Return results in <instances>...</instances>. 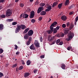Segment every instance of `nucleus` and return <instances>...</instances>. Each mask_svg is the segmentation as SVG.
I'll use <instances>...</instances> for the list:
<instances>
[{
  "mask_svg": "<svg viewBox=\"0 0 78 78\" xmlns=\"http://www.w3.org/2000/svg\"><path fill=\"white\" fill-rule=\"evenodd\" d=\"M17 27L15 30V33H17L20 31V29L22 30H24L26 28V27L24 24H21L20 25L19 24H17L16 26Z\"/></svg>",
  "mask_w": 78,
  "mask_h": 78,
  "instance_id": "1",
  "label": "nucleus"
},
{
  "mask_svg": "<svg viewBox=\"0 0 78 78\" xmlns=\"http://www.w3.org/2000/svg\"><path fill=\"white\" fill-rule=\"evenodd\" d=\"M74 36V34L72 33V32L70 31L68 34V38H66V41H69L71 40V39Z\"/></svg>",
  "mask_w": 78,
  "mask_h": 78,
  "instance_id": "2",
  "label": "nucleus"
},
{
  "mask_svg": "<svg viewBox=\"0 0 78 78\" xmlns=\"http://www.w3.org/2000/svg\"><path fill=\"white\" fill-rule=\"evenodd\" d=\"M67 27L69 26V30H71L73 27H74V25L73 23H70V22H68L66 23Z\"/></svg>",
  "mask_w": 78,
  "mask_h": 78,
  "instance_id": "3",
  "label": "nucleus"
},
{
  "mask_svg": "<svg viewBox=\"0 0 78 78\" xmlns=\"http://www.w3.org/2000/svg\"><path fill=\"white\" fill-rule=\"evenodd\" d=\"M53 27L54 26H52V25H51L50 27V30L47 31V32H48L49 34H51V33H52V32H53L54 28H53Z\"/></svg>",
  "mask_w": 78,
  "mask_h": 78,
  "instance_id": "4",
  "label": "nucleus"
},
{
  "mask_svg": "<svg viewBox=\"0 0 78 78\" xmlns=\"http://www.w3.org/2000/svg\"><path fill=\"white\" fill-rule=\"evenodd\" d=\"M12 14V11L10 9H8L6 11V17H9L11 16Z\"/></svg>",
  "mask_w": 78,
  "mask_h": 78,
  "instance_id": "5",
  "label": "nucleus"
},
{
  "mask_svg": "<svg viewBox=\"0 0 78 78\" xmlns=\"http://www.w3.org/2000/svg\"><path fill=\"white\" fill-rule=\"evenodd\" d=\"M34 44L36 46V47H40V44H39V43H38V41L35 40L34 42Z\"/></svg>",
  "mask_w": 78,
  "mask_h": 78,
  "instance_id": "6",
  "label": "nucleus"
},
{
  "mask_svg": "<svg viewBox=\"0 0 78 78\" xmlns=\"http://www.w3.org/2000/svg\"><path fill=\"white\" fill-rule=\"evenodd\" d=\"M34 15H35V12L33 11H32L30 12V19H32L34 17Z\"/></svg>",
  "mask_w": 78,
  "mask_h": 78,
  "instance_id": "7",
  "label": "nucleus"
},
{
  "mask_svg": "<svg viewBox=\"0 0 78 78\" xmlns=\"http://www.w3.org/2000/svg\"><path fill=\"white\" fill-rule=\"evenodd\" d=\"M55 39V37L54 36L51 37V35H48V41H51V40Z\"/></svg>",
  "mask_w": 78,
  "mask_h": 78,
  "instance_id": "8",
  "label": "nucleus"
},
{
  "mask_svg": "<svg viewBox=\"0 0 78 78\" xmlns=\"http://www.w3.org/2000/svg\"><path fill=\"white\" fill-rule=\"evenodd\" d=\"M52 8V6L51 5H49L48 7H46V8L47 9L45 10V11L46 12H48V11H51Z\"/></svg>",
  "mask_w": 78,
  "mask_h": 78,
  "instance_id": "9",
  "label": "nucleus"
},
{
  "mask_svg": "<svg viewBox=\"0 0 78 78\" xmlns=\"http://www.w3.org/2000/svg\"><path fill=\"white\" fill-rule=\"evenodd\" d=\"M34 32L32 30H29L28 32V34L29 36H31L33 34Z\"/></svg>",
  "mask_w": 78,
  "mask_h": 78,
  "instance_id": "10",
  "label": "nucleus"
},
{
  "mask_svg": "<svg viewBox=\"0 0 78 78\" xmlns=\"http://www.w3.org/2000/svg\"><path fill=\"white\" fill-rule=\"evenodd\" d=\"M44 10V8L42 7H39L37 10V13L38 14H39V13Z\"/></svg>",
  "mask_w": 78,
  "mask_h": 78,
  "instance_id": "11",
  "label": "nucleus"
},
{
  "mask_svg": "<svg viewBox=\"0 0 78 78\" xmlns=\"http://www.w3.org/2000/svg\"><path fill=\"white\" fill-rule=\"evenodd\" d=\"M61 19L62 20L66 21L67 20V17L63 15L61 17Z\"/></svg>",
  "mask_w": 78,
  "mask_h": 78,
  "instance_id": "12",
  "label": "nucleus"
},
{
  "mask_svg": "<svg viewBox=\"0 0 78 78\" xmlns=\"http://www.w3.org/2000/svg\"><path fill=\"white\" fill-rule=\"evenodd\" d=\"M30 50H36V48H35V47L34 45V44H32L30 46Z\"/></svg>",
  "mask_w": 78,
  "mask_h": 78,
  "instance_id": "13",
  "label": "nucleus"
},
{
  "mask_svg": "<svg viewBox=\"0 0 78 78\" xmlns=\"http://www.w3.org/2000/svg\"><path fill=\"white\" fill-rule=\"evenodd\" d=\"M58 37H63L64 36V34L61 33L59 34H58L57 35Z\"/></svg>",
  "mask_w": 78,
  "mask_h": 78,
  "instance_id": "14",
  "label": "nucleus"
},
{
  "mask_svg": "<svg viewBox=\"0 0 78 78\" xmlns=\"http://www.w3.org/2000/svg\"><path fill=\"white\" fill-rule=\"evenodd\" d=\"M30 75V73H29L28 72H26L24 73V77L25 78H26V77H28V76H29Z\"/></svg>",
  "mask_w": 78,
  "mask_h": 78,
  "instance_id": "15",
  "label": "nucleus"
},
{
  "mask_svg": "<svg viewBox=\"0 0 78 78\" xmlns=\"http://www.w3.org/2000/svg\"><path fill=\"white\" fill-rule=\"evenodd\" d=\"M47 12L45 11H42L40 13V15L41 16H45L46 15Z\"/></svg>",
  "mask_w": 78,
  "mask_h": 78,
  "instance_id": "16",
  "label": "nucleus"
},
{
  "mask_svg": "<svg viewBox=\"0 0 78 78\" xmlns=\"http://www.w3.org/2000/svg\"><path fill=\"white\" fill-rule=\"evenodd\" d=\"M69 5V0H66L65 3H64L65 6H68Z\"/></svg>",
  "mask_w": 78,
  "mask_h": 78,
  "instance_id": "17",
  "label": "nucleus"
},
{
  "mask_svg": "<svg viewBox=\"0 0 78 78\" xmlns=\"http://www.w3.org/2000/svg\"><path fill=\"white\" fill-rule=\"evenodd\" d=\"M28 15L27 14H24L23 16V18L27 19V18L28 17Z\"/></svg>",
  "mask_w": 78,
  "mask_h": 78,
  "instance_id": "18",
  "label": "nucleus"
},
{
  "mask_svg": "<svg viewBox=\"0 0 78 78\" xmlns=\"http://www.w3.org/2000/svg\"><path fill=\"white\" fill-rule=\"evenodd\" d=\"M28 37H29V35L28 34H26L24 36V39H28Z\"/></svg>",
  "mask_w": 78,
  "mask_h": 78,
  "instance_id": "19",
  "label": "nucleus"
},
{
  "mask_svg": "<svg viewBox=\"0 0 78 78\" xmlns=\"http://www.w3.org/2000/svg\"><path fill=\"white\" fill-rule=\"evenodd\" d=\"M4 28V25L3 24H0V30H3Z\"/></svg>",
  "mask_w": 78,
  "mask_h": 78,
  "instance_id": "20",
  "label": "nucleus"
},
{
  "mask_svg": "<svg viewBox=\"0 0 78 78\" xmlns=\"http://www.w3.org/2000/svg\"><path fill=\"white\" fill-rule=\"evenodd\" d=\"M29 30L30 28H27L23 32V33L24 34L27 33V32H28V31Z\"/></svg>",
  "mask_w": 78,
  "mask_h": 78,
  "instance_id": "21",
  "label": "nucleus"
},
{
  "mask_svg": "<svg viewBox=\"0 0 78 78\" xmlns=\"http://www.w3.org/2000/svg\"><path fill=\"white\" fill-rule=\"evenodd\" d=\"M58 2H54L52 4V8H54L55 6H56V5H58Z\"/></svg>",
  "mask_w": 78,
  "mask_h": 78,
  "instance_id": "22",
  "label": "nucleus"
},
{
  "mask_svg": "<svg viewBox=\"0 0 78 78\" xmlns=\"http://www.w3.org/2000/svg\"><path fill=\"white\" fill-rule=\"evenodd\" d=\"M61 67L62 69L65 70V69H66V65H65V64L64 63L62 64Z\"/></svg>",
  "mask_w": 78,
  "mask_h": 78,
  "instance_id": "23",
  "label": "nucleus"
},
{
  "mask_svg": "<svg viewBox=\"0 0 78 78\" xmlns=\"http://www.w3.org/2000/svg\"><path fill=\"white\" fill-rule=\"evenodd\" d=\"M69 30H69H69H65L64 31V33L65 34H68V33H69Z\"/></svg>",
  "mask_w": 78,
  "mask_h": 78,
  "instance_id": "24",
  "label": "nucleus"
},
{
  "mask_svg": "<svg viewBox=\"0 0 78 78\" xmlns=\"http://www.w3.org/2000/svg\"><path fill=\"white\" fill-rule=\"evenodd\" d=\"M62 3L59 4L58 5V8L59 9H61L62 8Z\"/></svg>",
  "mask_w": 78,
  "mask_h": 78,
  "instance_id": "25",
  "label": "nucleus"
},
{
  "mask_svg": "<svg viewBox=\"0 0 78 78\" xmlns=\"http://www.w3.org/2000/svg\"><path fill=\"white\" fill-rule=\"evenodd\" d=\"M57 24H58V23H57L56 22V21H55L53 23H52L51 24V25L53 26V27H54V26H55V25H57Z\"/></svg>",
  "mask_w": 78,
  "mask_h": 78,
  "instance_id": "26",
  "label": "nucleus"
},
{
  "mask_svg": "<svg viewBox=\"0 0 78 78\" xmlns=\"http://www.w3.org/2000/svg\"><path fill=\"white\" fill-rule=\"evenodd\" d=\"M30 64H31V61L30 60H28L27 62V66H29L30 65Z\"/></svg>",
  "mask_w": 78,
  "mask_h": 78,
  "instance_id": "27",
  "label": "nucleus"
},
{
  "mask_svg": "<svg viewBox=\"0 0 78 78\" xmlns=\"http://www.w3.org/2000/svg\"><path fill=\"white\" fill-rule=\"evenodd\" d=\"M7 22H12L13 21V19H8L6 20Z\"/></svg>",
  "mask_w": 78,
  "mask_h": 78,
  "instance_id": "28",
  "label": "nucleus"
},
{
  "mask_svg": "<svg viewBox=\"0 0 78 78\" xmlns=\"http://www.w3.org/2000/svg\"><path fill=\"white\" fill-rule=\"evenodd\" d=\"M30 44H31V41H27L26 42V45H29Z\"/></svg>",
  "mask_w": 78,
  "mask_h": 78,
  "instance_id": "29",
  "label": "nucleus"
},
{
  "mask_svg": "<svg viewBox=\"0 0 78 78\" xmlns=\"http://www.w3.org/2000/svg\"><path fill=\"white\" fill-rule=\"evenodd\" d=\"M45 5V3H42L40 4V6H44Z\"/></svg>",
  "mask_w": 78,
  "mask_h": 78,
  "instance_id": "30",
  "label": "nucleus"
},
{
  "mask_svg": "<svg viewBox=\"0 0 78 78\" xmlns=\"http://www.w3.org/2000/svg\"><path fill=\"white\" fill-rule=\"evenodd\" d=\"M17 63H16L12 65V67L13 68H14V67H17Z\"/></svg>",
  "mask_w": 78,
  "mask_h": 78,
  "instance_id": "31",
  "label": "nucleus"
},
{
  "mask_svg": "<svg viewBox=\"0 0 78 78\" xmlns=\"http://www.w3.org/2000/svg\"><path fill=\"white\" fill-rule=\"evenodd\" d=\"M4 76V75L3 73L2 72H0V78H2V77H3V76Z\"/></svg>",
  "mask_w": 78,
  "mask_h": 78,
  "instance_id": "32",
  "label": "nucleus"
},
{
  "mask_svg": "<svg viewBox=\"0 0 78 78\" xmlns=\"http://www.w3.org/2000/svg\"><path fill=\"white\" fill-rule=\"evenodd\" d=\"M23 68V66H21L19 68V70H22Z\"/></svg>",
  "mask_w": 78,
  "mask_h": 78,
  "instance_id": "33",
  "label": "nucleus"
},
{
  "mask_svg": "<svg viewBox=\"0 0 78 78\" xmlns=\"http://www.w3.org/2000/svg\"><path fill=\"white\" fill-rule=\"evenodd\" d=\"M53 31L54 33H57L58 31L56 29V28H55L54 29V30Z\"/></svg>",
  "mask_w": 78,
  "mask_h": 78,
  "instance_id": "34",
  "label": "nucleus"
},
{
  "mask_svg": "<svg viewBox=\"0 0 78 78\" xmlns=\"http://www.w3.org/2000/svg\"><path fill=\"white\" fill-rule=\"evenodd\" d=\"M20 7L22 8V7H23V6H24V4L23 3H20Z\"/></svg>",
  "mask_w": 78,
  "mask_h": 78,
  "instance_id": "35",
  "label": "nucleus"
},
{
  "mask_svg": "<svg viewBox=\"0 0 78 78\" xmlns=\"http://www.w3.org/2000/svg\"><path fill=\"white\" fill-rule=\"evenodd\" d=\"M31 22L32 23H35V22H36V20H35L34 19H32L31 20Z\"/></svg>",
  "mask_w": 78,
  "mask_h": 78,
  "instance_id": "36",
  "label": "nucleus"
},
{
  "mask_svg": "<svg viewBox=\"0 0 78 78\" xmlns=\"http://www.w3.org/2000/svg\"><path fill=\"white\" fill-rule=\"evenodd\" d=\"M15 46V48H14V49L15 50H17V48H18V46H17V45L16 44H15L14 45Z\"/></svg>",
  "mask_w": 78,
  "mask_h": 78,
  "instance_id": "37",
  "label": "nucleus"
},
{
  "mask_svg": "<svg viewBox=\"0 0 78 78\" xmlns=\"http://www.w3.org/2000/svg\"><path fill=\"white\" fill-rule=\"evenodd\" d=\"M4 50H3V49L1 48L0 49V54H1V53H3V52Z\"/></svg>",
  "mask_w": 78,
  "mask_h": 78,
  "instance_id": "38",
  "label": "nucleus"
},
{
  "mask_svg": "<svg viewBox=\"0 0 78 78\" xmlns=\"http://www.w3.org/2000/svg\"><path fill=\"white\" fill-rule=\"evenodd\" d=\"M17 24V22H13L12 23V25H16Z\"/></svg>",
  "mask_w": 78,
  "mask_h": 78,
  "instance_id": "39",
  "label": "nucleus"
},
{
  "mask_svg": "<svg viewBox=\"0 0 78 78\" xmlns=\"http://www.w3.org/2000/svg\"><path fill=\"white\" fill-rule=\"evenodd\" d=\"M31 41H32V37H30L29 38V41H30V42H31Z\"/></svg>",
  "mask_w": 78,
  "mask_h": 78,
  "instance_id": "40",
  "label": "nucleus"
},
{
  "mask_svg": "<svg viewBox=\"0 0 78 78\" xmlns=\"http://www.w3.org/2000/svg\"><path fill=\"white\" fill-rule=\"evenodd\" d=\"M62 28H65L66 27V25L65 24H63L62 25Z\"/></svg>",
  "mask_w": 78,
  "mask_h": 78,
  "instance_id": "41",
  "label": "nucleus"
},
{
  "mask_svg": "<svg viewBox=\"0 0 78 78\" xmlns=\"http://www.w3.org/2000/svg\"><path fill=\"white\" fill-rule=\"evenodd\" d=\"M37 69H35L34 70L33 72L34 73H37Z\"/></svg>",
  "mask_w": 78,
  "mask_h": 78,
  "instance_id": "42",
  "label": "nucleus"
},
{
  "mask_svg": "<svg viewBox=\"0 0 78 78\" xmlns=\"http://www.w3.org/2000/svg\"><path fill=\"white\" fill-rule=\"evenodd\" d=\"M71 48H72V47L69 46L67 48V50H68L69 51L70 50V49H71Z\"/></svg>",
  "mask_w": 78,
  "mask_h": 78,
  "instance_id": "43",
  "label": "nucleus"
},
{
  "mask_svg": "<svg viewBox=\"0 0 78 78\" xmlns=\"http://www.w3.org/2000/svg\"><path fill=\"white\" fill-rule=\"evenodd\" d=\"M60 40L59 39H58L56 41V43L57 44H58V43H59V42H60Z\"/></svg>",
  "mask_w": 78,
  "mask_h": 78,
  "instance_id": "44",
  "label": "nucleus"
},
{
  "mask_svg": "<svg viewBox=\"0 0 78 78\" xmlns=\"http://www.w3.org/2000/svg\"><path fill=\"white\" fill-rule=\"evenodd\" d=\"M39 4V2L38 1H37L35 2V5H37Z\"/></svg>",
  "mask_w": 78,
  "mask_h": 78,
  "instance_id": "45",
  "label": "nucleus"
},
{
  "mask_svg": "<svg viewBox=\"0 0 78 78\" xmlns=\"http://www.w3.org/2000/svg\"><path fill=\"white\" fill-rule=\"evenodd\" d=\"M1 17L2 18H5L6 16L5 15H1Z\"/></svg>",
  "mask_w": 78,
  "mask_h": 78,
  "instance_id": "46",
  "label": "nucleus"
},
{
  "mask_svg": "<svg viewBox=\"0 0 78 78\" xmlns=\"http://www.w3.org/2000/svg\"><path fill=\"white\" fill-rule=\"evenodd\" d=\"M74 14V12L73 11L69 13V15H72V14Z\"/></svg>",
  "mask_w": 78,
  "mask_h": 78,
  "instance_id": "47",
  "label": "nucleus"
},
{
  "mask_svg": "<svg viewBox=\"0 0 78 78\" xmlns=\"http://www.w3.org/2000/svg\"><path fill=\"white\" fill-rule=\"evenodd\" d=\"M5 2V0H0V3H4Z\"/></svg>",
  "mask_w": 78,
  "mask_h": 78,
  "instance_id": "48",
  "label": "nucleus"
},
{
  "mask_svg": "<svg viewBox=\"0 0 78 78\" xmlns=\"http://www.w3.org/2000/svg\"><path fill=\"white\" fill-rule=\"evenodd\" d=\"M63 44V42L62 41H61L60 43H59V45H62Z\"/></svg>",
  "mask_w": 78,
  "mask_h": 78,
  "instance_id": "49",
  "label": "nucleus"
},
{
  "mask_svg": "<svg viewBox=\"0 0 78 78\" xmlns=\"http://www.w3.org/2000/svg\"><path fill=\"white\" fill-rule=\"evenodd\" d=\"M60 28V26H57L56 27V29L57 30H59V29Z\"/></svg>",
  "mask_w": 78,
  "mask_h": 78,
  "instance_id": "50",
  "label": "nucleus"
},
{
  "mask_svg": "<svg viewBox=\"0 0 78 78\" xmlns=\"http://www.w3.org/2000/svg\"><path fill=\"white\" fill-rule=\"evenodd\" d=\"M42 17H40L39 18V20L40 21H41V20H42Z\"/></svg>",
  "mask_w": 78,
  "mask_h": 78,
  "instance_id": "51",
  "label": "nucleus"
},
{
  "mask_svg": "<svg viewBox=\"0 0 78 78\" xmlns=\"http://www.w3.org/2000/svg\"><path fill=\"white\" fill-rule=\"evenodd\" d=\"M40 42H42V37H40Z\"/></svg>",
  "mask_w": 78,
  "mask_h": 78,
  "instance_id": "52",
  "label": "nucleus"
},
{
  "mask_svg": "<svg viewBox=\"0 0 78 78\" xmlns=\"http://www.w3.org/2000/svg\"><path fill=\"white\" fill-rule=\"evenodd\" d=\"M44 57H45V56H44V55H42L40 56L41 58H44Z\"/></svg>",
  "mask_w": 78,
  "mask_h": 78,
  "instance_id": "53",
  "label": "nucleus"
},
{
  "mask_svg": "<svg viewBox=\"0 0 78 78\" xmlns=\"http://www.w3.org/2000/svg\"><path fill=\"white\" fill-rule=\"evenodd\" d=\"M20 54V52H19V51H18L17 52H16V55H19V54Z\"/></svg>",
  "mask_w": 78,
  "mask_h": 78,
  "instance_id": "54",
  "label": "nucleus"
},
{
  "mask_svg": "<svg viewBox=\"0 0 78 78\" xmlns=\"http://www.w3.org/2000/svg\"><path fill=\"white\" fill-rule=\"evenodd\" d=\"M23 15V13H22L20 16V19H21V18H22V16Z\"/></svg>",
  "mask_w": 78,
  "mask_h": 78,
  "instance_id": "55",
  "label": "nucleus"
},
{
  "mask_svg": "<svg viewBox=\"0 0 78 78\" xmlns=\"http://www.w3.org/2000/svg\"><path fill=\"white\" fill-rule=\"evenodd\" d=\"M50 6V5H49V4H47L45 5V6H47V7L48 6Z\"/></svg>",
  "mask_w": 78,
  "mask_h": 78,
  "instance_id": "56",
  "label": "nucleus"
},
{
  "mask_svg": "<svg viewBox=\"0 0 78 78\" xmlns=\"http://www.w3.org/2000/svg\"><path fill=\"white\" fill-rule=\"evenodd\" d=\"M49 20L48 22H50V21H51V19H50V18L49 19Z\"/></svg>",
  "mask_w": 78,
  "mask_h": 78,
  "instance_id": "57",
  "label": "nucleus"
},
{
  "mask_svg": "<svg viewBox=\"0 0 78 78\" xmlns=\"http://www.w3.org/2000/svg\"><path fill=\"white\" fill-rule=\"evenodd\" d=\"M19 1V0H15V2L17 3V2H18Z\"/></svg>",
  "mask_w": 78,
  "mask_h": 78,
  "instance_id": "58",
  "label": "nucleus"
},
{
  "mask_svg": "<svg viewBox=\"0 0 78 78\" xmlns=\"http://www.w3.org/2000/svg\"><path fill=\"white\" fill-rule=\"evenodd\" d=\"M34 0H30V2H33Z\"/></svg>",
  "mask_w": 78,
  "mask_h": 78,
  "instance_id": "59",
  "label": "nucleus"
},
{
  "mask_svg": "<svg viewBox=\"0 0 78 78\" xmlns=\"http://www.w3.org/2000/svg\"><path fill=\"white\" fill-rule=\"evenodd\" d=\"M16 72H18L19 71V70L18 69L16 68Z\"/></svg>",
  "mask_w": 78,
  "mask_h": 78,
  "instance_id": "60",
  "label": "nucleus"
},
{
  "mask_svg": "<svg viewBox=\"0 0 78 78\" xmlns=\"http://www.w3.org/2000/svg\"><path fill=\"white\" fill-rule=\"evenodd\" d=\"M22 64H23V65H25V63L24 62V61H23L22 62Z\"/></svg>",
  "mask_w": 78,
  "mask_h": 78,
  "instance_id": "61",
  "label": "nucleus"
},
{
  "mask_svg": "<svg viewBox=\"0 0 78 78\" xmlns=\"http://www.w3.org/2000/svg\"><path fill=\"white\" fill-rule=\"evenodd\" d=\"M55 44V41H54L52 42V44Z\"/></svg>",
  "mask_w": 78,
  "mask_h": 78,
  "instance_id": "62",
  "label": "nucleus"
},
{
  "mask_svg": "<svg viewBox=\"0 0 78 78\" xmlns=\"http://www.w3.org/2000/svg\"><path fill=\"white\" fill-rule=\"evenodd\" d=\"M2 9V7L0 6V10Z\"/></svg>",
  "mask_w": 78,
  "mask_h": 78,
  "instance_id": "63",
  "label": "nucleus"
},
{
  "mask_svg": "<svg viewBox=\"0 0 78 78\" xmlns=\"http://www.w3.org/2000/svg\"><path fill=\"white\" fill-rule=\"evenodd\" d=\"M3 55H1V56H0V57H1V58H3Z\"/></svg>",
  "mask_w": 78,
  "mask_h": 78,
  "instance_id": "64",
  "label": "nucleus"
}]
</instances>
